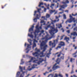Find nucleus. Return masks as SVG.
Returning a JSON list of instances; mask_svg holds the SVG:
<instances>
[{
    "instance_id": "f257e3e1",
    "label": "nucleus",
    "mask_w": 77,
    "mask_h": 77,
    "mask_svg": "<svg viewBox=\"0 0 77 77\" xmlns=\"http://www.w3.org/2000/svg\"><path fill=\"white\" fill-rule=\"evenodd\" d=\"M51 23H50L49 25L47 26V27L49 28V27H50L51 30H49V33H50L51 35L52 36L48 38V35L47 34V35H46L45 37L43 38H42V39H46L45 40V41L46 42H47V41L48 40V39H50L52 38H54L55 37V36L54 35L55 33H57V32H58V29H57V27L56 28V29H55L54 27H53L52 26H51Z\"/></svg>"
},
{
    "instance_id": "f03ea898",
    "label": "nucleus",
    "mask_w": 77,
    "mask_h": 77,
    "mask_svg": "<svg viewBox=\"0 0 77 77\" xmlns=\"http://www.w3.org/2000/svg\"><path fill=\"white\" fill-rule=\"evenodd\" d=\"M40 48L41 50H43L42 51L40 52L39 54L40 57H45L46 54L44 53L45 51L46 50H47V48L48 47V45H46V42L44 41H42L40 45Z\"/></svg>"
},
{
    "instance_id": "7ed1b4c3",
    "label": "nucleus",
    "mask_w": 77,
    "mask_h": 77,
    "mask_svg": "<svg viewBox=\"0 0 77 77\" xmlns=\"http://www.w3.org/2000/svg\"><path fill=\"white\" fill-rule=\"evenodd\" d=\"M69 17L70 19H68L66 22V23H71L73 21L74 23H75V21H76V20H75V18H73L72 16H71V15L70 14H69Z\"/></svg>"
},
{
    "instance_id": "20e7f679",
    "label": "nucleus",
    "mask_w": 77,
    "mask_h": 77,
    "mask_svg": "<svg viewBox=\"0 0 77 77\" xmlns=\"http://www.w3.org/2000/svg\"><path fill=\"white\" fill-rule=\"evenodd\" d=\"M58 42V40H54V43H51L52 42L51 41L49 42V45L50 46L52 45V48H54L56 47V44Z\"/></svg>"
},
{
    "instance_id": "39448f33",
    "label": "nucleus",
    "mask_w": 77,
    "mask_h": 77,
    "mask_svg": "<svg viewBox=\"0 0 77 77\" xmlns=\"http://www.w3.org/2000/svg\"><path fill=\"white\" fill-rule=\"evenodd\" d=\"M59 45H60V46H58L56 48V50H58L59 48H60L62 47H64L65 45V42H60L59 44Z\"/></svg>"
},
{
    "instance_id": "423d86ee",
    "label": "nucleus",
    "mask_w": 77,
    "mask_h": 77,
    "mask_svg": "<svg viewBox=\"0 0 77 77\" xmlns=\"http://www.w3.org/2000/svg\"><path fill=\"white\" fill-rule=\"evenodd\" d=\"M37 59H38L34 60L33 61V62H34V63H37L38 65H40V63H42V60L41 61H39L40 60H41V59L40 58H38L37 57Z\"/></svg>"
},
{
    "instance_id": "0eeeda50",
    "label": "nucleus",
    "mask_w": 77,
    "mask_h": 77,
    "mask_svg": "<svg viewBox=\"0 0 77 77\" xmlns=\"http://www.w3.org/2000/svg\"><path fill=\"white\" fill-rule=\"evenodd\" d=\"M57 63H56L54 64L52 67V69L53 71H55L56 69H57V68H60V67L59 66H57Z\"/></svg>"
},
{
    "instance_id": "6e6552de",
    "label": "nucleus",
    "mask_w": 77,
    "mask_h": 77,
    "mask_svg": "<svg viewBox=\"0 0 77 77\" xmlns=\"http://www.w3.org/2000/svg\"><path fill=\"white\" fill-rule=\"evenodd\" d=\"M50 17V15L49 14H47L46 15V18H45V16H42V18H43L44 20H46L47 21V18H49Z\"/></svg>"
},
{
    "instance_id": "1a4fd4ad",
    "label": "nucleus",
    "mask_w": 77,
    "mask_h": 77,
    "mask_svg": "<svg viewBox=\"0 0 77 77\" xmlns=\"http://www.w3.org/2000/svg\"><path fill=\"white\" fill-rule=\"evenodd\" d=\"M36 29L35 30H36L37 32V33H38L39 32H40V31L39 30V25H37L35 27Z\"/></svg>"
},
{
    "instance_id": "9d476101",
    "label": "nucleus",
    "mask_w": 77,
    "mask_h": 77,
    "mask_svg": "<svg viewBox=\"0 0 77 77\" xmlns=\"http://www.w3.org/2000/svg\"><path fill=\"white\" fill-rule=\"evenodd\" d=\"M39 54L38 52H35V53H32V55L35 57H38V56L39 55Z\"/></svg>"
},
{
    "instance_id": "9b49d317",
    "label": "nucleus",
    "mask_w": 77,
    "mask_h": 77,
    "mask_svg": "<svg viewBox=\"0 0 77 77\" xmlns=\"http://www.w3.org/2000/svg\"><path fill=\"white\" fill-rule=\"evenodd\" d=\"M19 68L21 72H22L23 73L22 75L23 74V75H24V73H25V72H23V67H21V66H20Z\"/></svg>"
},
{
    "instance_id": "f8f14e48",
    "label": "nucleus",
    "mask_w": 77,
    "mask_h": 77,
    "mask_svg": "<svg viewBox=\"0 0 77 77\" xmlns=\"http://www.w3.org/2000/svg\"><path fill=\"white\" fill-rule=\"evenodd\" d=\"M56 26L57 27H58V28L59 29H60V28L62 27V24H56Z\"/></svg>"
},
{
    "instance_id": "ddd939ff",
    "label": "nucleus",
    "mask_w": 77,
    "mask_h": 77,
    "mask_svg": "<svg viewBox=\"0 0 77 77\" xmlns=\"http://www.w3.org/2000/svg\"><path fill=\"white\" fill-rule=\"evenodd\" d=\"M59 21V19H58L57 20H52V22L51 23V24H53V25H54V23H56V22L57 21V22H58V21Z\"/></svg>"
},
{
    "instance_id": "4468645a",
    "label": "nucleus",
    "mask_w": 77,
    "mask_h": 77,
    "mask_svg": "<svg viewBox=\"0 0 77 77\" xmlns=\"http://www.w3.org/2000/svg\"><path fill=\"white\" fill-rule=\"evenodd\" d=\"M64 40H66V42H67L68 44H69V42L68 41H69V38L66 37L64 38Z\"/></svg>"
},
{
    "instance_id": "2eb2a0df",
    "label": "nucleus",
    "mask_w": 77,
    "mask_h": 77,
    "mask_svg": "<svg viewBox=\"0 0 77 77\" xmlns=\"http://www.w3.org/2000/svg\"><path fill=\"white\" fill-rule=\"evenodd\" d=\"M71 35H73V36H77V33L76 32H73L72 33H71Z\"/></svg>"
},
{
    "instance_id": "dca6fc26",
    "label": "nucleus",
    "mask_w": 77,
    "mask_h": 77,
    "mask_svg": "<svg viewBox=\"0 0 77 77\" xmlns=\"http://www.w3.org/2000/svg\"><path fill=\"white\" fill-rule=\"evenodd\" d=\"M77 50L73 54H72V56H73V57H77V55L76 54H77Z\"/></svg>"
},
{
    "instance_id": "f3484780",
    "label": "nucleus",
    "mask_w": 77,
    "mask_h": 77,
    "mask_svg": "<svg viewBox=\"0 0 77 77\" xmlns=\"http://www.w3.org/2000/svg\"><path fill=\"white\" fill-rule=\"evenodd\" d=\"M66 7H67V5H63L60 6V7L61 8H62L63 9H64L65 8H66Z\"/></svg>"
},
{
    "instance_id": "a211bd4d",
    "label": "nucleus",
    "mask_w": 77,
    "mask_h": 77,
    "mask_svg": "<svg viewBox=\"0 0 77 77\" xmlns=\"http://www.w3.org/2000/svg\"><path fill=\"white\" fill-rule=\"evenodd\" d=\"M29 42L30 43V45H29V44H27V48H31V47L30 46V45H32V42Z\"/></svg>"
},
{
    "instance_id": "6ab92c4d",
    "label": "nucleus",
    "mask_w": 77,
    "mask_h": 77,
    "mask_svg": "<svg viewBox=\"0 0 77 77\" xmlns=\"http://www.w3.org/2000/svg\"><path fill=\"white\" fill-rule=\"evenodd\" d=\"M33 28H34V26H32L29 29V32H30V31H33Z\"/></svg>"
},
{
    "instance_id": "aec40b11",
    "label": "nucleus",
    "mask_w": 77,
    "mask_h": 77,
    "mask_svg": "<svg viewBox=\"0 0 77 77\" xmlns=\"http://www.w3.org/2000/svg\"><path fill=\"white\" fill-rule=\"evenodd\" d=\"M36 33H38V32L36 31V30H35V32H34V34L35 35V38H36V36H37V35L36 34Z\"/></svg>"
},
{
    "instance_id": "412c9836",
    "label": "nucleus",
    "mask_w": 77,
    "mask_h": 77,
    "mask_svg": "<svg viewBox=\"0 0 77 77\" xmlns=\"http://www.w3.org/2000/svg\"><path fill=\"white\" fill-rule=\"evenodd\" d=\"M59 60V58H58L57 60L56 61V62H57V64H59V63H60V60Z\"/></svg>"
},
{
    "instance_id": "4be33fe9",
    "label": "nucleus",
    "mask_w": 77,
    "mask_h": 77,
    "mask_svg": "<svg viewBox=\"0 0 77 77\" xmlns=\"http://www.w3.org/2000/svg\"><path fill=\"white\" fill-rule=\"evenodd\" d=\"M32 66H32V69H34V68H36L35 66H37V65L36 64H34L32 65Z\"/></svg>"
},
{
    "instance_id": "5701e85b",
    "label": "nucleus",
    "mask_w": 77,
    "mask_h": 77,
    "mask_svg": "<svg viewBox=\"0 0 77 77\" xmlns=\"http://www.w3.org/2000/svg\"><path fill=\"white\" fill-rule=\"evenodd\" d=\"M54 6V4H51L50 7L52 9H53V7Z\"/></svg>"
},
{
    "instance_id": "b1692460",
    "label": "nucleus",
    "mask_w": 77,
    "mask_h": 77,
    "mask_svg": "<svg viewBox=\"0 0 77 77\" xmlns=\"http://www.w3.org/2000/svg\"><path fill=\"white\" fill-rule=\"evenodd\" d=\"M55 11H56V10H50V14H52V13H53V12H55Z\"/></svg>"
},
{
    "instance_id": "393cba45",
    "label": "nucleus",
    "mask_w": 77,
    "mask_h": 77,
    "mask_svg": "<svg viewBox=\"0 0 77 77\" xmlns=\"http://www.w3.org/2000/svg\"><path fill=\"white\" fill-rule=\"evenodd\" d=\"M20 74V72H17V75H16V77H19V75Z\"/></svg>"
},
{
    "instance_id": "a878e982",
    "label": "nucleus",
    "mask_w": 77,
    "mask_h": 77,
    "mask_svg": "<svg viewBox=\"0 0 77 77\" xmlns=\"http://www.w3.org/2000/svg\"><path fill=\"white\" fill-rule=\"evenodd\" d=\"M28 36L31 38H33V35L32 34L30 35V34H28Z\"/></svg>"
},
{
    "instance_id": "bb28decb",
    "label": "nucleus",
    "mask_w": 77,
    "mask_h": 77,
    "mask_svg": "<svg viewBox=\"0 0 77 77\" xmlns=\"http://www.w3.org/2000/svg\"><path fill=\"white\" fill-rule=\"evenodd\" d=\"M40 11H41V8H37V12L39 14L41 13Z\"/></svg>"
},
{
    "instance_id": "cd10ccee",
    "label": "nucleus",
    "mask_w": 77,
    "mask_h": 77,
    "mask_svg": "<svg viewBox=\"0 0 77 77\" xmlns=\"http://www.w3.org/2000/svg\"><path fill=\"white\" fill-rule=\"evenodd\" d=\"M41 17V14H40V16H39L38 14H36V17L37 19H39V18Z\"/></svg>"
},
{
    "instance_id": "c85d7f7f",
    "label": "nucleus",
    "mask_w": 77,
    "mask_h": 77,
    "mask_svg": "<svg viewBox=\"0 0 77 77\" xmlns=\"http://www.w3.org/2000/svg\"><path fill=\"white\" fill-rule=\"evenodd\" d=\"M63 3L64 4H66V3H69V1L68 0H66L65 2H63Z\"/></svg>"
},
{
    "instance_id": "c756f323",
    "label": "nucleus",
    "mask_w": 77,
    "mask_h": 77,
    "mask_svg": "<svg viewBox=\"0 0 77 77\" xmlns=\"http://www.w3.org/2000/svg\"><path fill=\"white\" fill-rule=\"evenodd\" d=\"M51 54V53H49L47 54L46 56L48 57V58H49V56H50V55Z\"/></svg>"
},
{
    "instance_id": "7c9ffc66",
    "label": "nucleus",
    "mask_w": 77,
    "mask_h": 77,
    "mask_svg": "<svg viewBox=\"0 0 77 77\" xmlns=\"http://www.w3.org/2000/svg\"><path fill=\"white\" fill-rule=\"evenodd\" d=\"M21 63H20V65H23L24 63V62L23 61V59H22L21 60Z\"/></svg>"
},
{
    "instance_id": "2f4dec72",
    "label": "nucleus",
    "mask_w": 77,
    "mask_h": 77,
    "mask_svg": "<svg viewBox=\"0 0 77 77\" xmlns=\"http://www.w3.org/2000/svg\"><path fill=\"white\" fill-rule=\"evenodd\" d=\"M75 60V59L74 58L72 59V58H71L70 61V62H72V60Z\"/></svg>"
},
{
    "instance_id": "473e14b6",
    "label": "nucleus",
    "mask_w": 77,
    "mask_h": 77,
    "mask_svg": "<svg viewBox=\"0 0 77 77\" xmlns=\"http://www.w3.org/2000/svg\"><path fill=\"white\" fill-rule=\"evenodd\" d=\"M41 5H43V2H40L38 5L39 7H41Z\"/></svg>"
},
{
    "instance_id": "72a5a7b5",
    "label": "nucleus",
    "mask_w": 77,
    "mask_h": 77,
    "mask_svg": "<svg viewBox=\"0 0 77 77\" xmlns=\"http://www.w3.org/2000/svg\"><path fill=\"white\" fill-rule=\"evenodd\" d=\"M36 43H35V42H34L33 45V48L34 47H36Z\"/></svg>"
},
{
    "instance_id": "f704fd0d",
    "label": "nucleus",
    "mask_w": 77,
    "mask_h": 77,
    "mask_svg": "<svg viewBox=\"0 0 77 77\" xmlns=\"http://www.w3.org/2000/svg\"><path fill=\"white\" fill-rule=\"evenodd\" d=\"M34 23H36L37 22V18H35L34 19Z\"/></svg>"
},
{
    "instance_id": "c9c22d12",
    "label": "nucleus",
    "mask_w": 77,
    "mask_h": 77,
    "mask_svg": "<svg viewBox=\"0 0 77 77\" xmlns=\"http://www.w3.org/2000/svg\"><path fill=\"white\" fill-rule=\"evenodd\" d=\"M75 26H76V23H75L73 24L72 27V29L73 27H75Z\"/></svg>"
},
{
    "instance_id": "e433bc0d",
    "label": "nucleus",
    "mask_w": 77,
    "mask_h": 77,
    "mask_svg": "<svg viewBox=\"0 0 77 77\" xmlns=\"http://www.w3.org/2000/svg\"><path fill=\"white\" fill-rule=\"evenodd\" d=\"M63 17L64 19H66V15L65 14H63Z\"/></svg>"
},
{
    "instance_id": "4c0bfd02",
    "label": "nucleus",
    "mask_w": 77,
    "mask_h": 77,
    "mask_svg": "<svg viewBox=\"0 0 77 77\" xmlns=\"http://www.w3.org/2000/svg\"><path fill=\"white\" fill-rule=\"evenodd\" d=\"M64 56H62L61 57L60 59H62V60H64Z\"/></svg>"
},
{
    "instance_id": "58836bf2",
    "label": "nucleus",
    "mask_w": 77,
    "mask_h": 77,
    "mask_svg": "<svg viewBox=\"0 0 77 77\" xmlns=\"http://www.w3.org/2000/svg\"><path fill=\"white\" fill-rule=\"evenodd\" d=\"M35 50H37V51L36 52H38H38H40V50H39V49H37V48H36L35 49Z\"/></svg>"
},
{
    "instance_id": "ea45409f",
    "label": "nucleus",
    "mask_w": 77,
    "mask_h": 77,
    "mask_svg": "<svg viewBox=\"0 0 77 77\" xmlns=\"http://www.w3.org/2000/svg\"><path fill=\"white\" fill-rule=\"evenodd\" d=\"M7 5H8L7 4H5V5L4 6H2V9H3V8H5V6H7Z\"/></svg>"
},
{
    "instance_id": "a19ab883",
    "label": "nucleus",
    "mask_w": 77,
    "mask_h": 77,
    "mask_svg": "<svg viewBox=\"0 0 77 77\" xmlns=\"http://www.w3.org/2000/svg\"><path fill=\"white\" fill-rule=\"evenodd\" d=\"M55 17H56V19H58V18H60V16L59 15L58 17L56 16H55Z\"/></svg>"
},
{
    "instance_id": "79ce46f5",
    "label": "nucleus",
    "mask_w": 77,
    "mask_h": 77,
    "mask_svg": "<svg viewBox=\"0 0 77 77\" xmlns=\"http://www.w3.org/2000/svg\"><path fill=\"white\" fill-rule=\"evenodd\" d=\"M66 32L68 33V34H69L70 33V30H69L66 31Z\"/></svg>"
},
{
    "instance_id": "37998d69",
    "label": "nucleus",
    "mask_w": 77,
    "mask_h": 77,
    "mask_svg": "<svg viewBox=\"0 0 77 77\" xmlns=\"http://www.w3.org/2000/svg\"><path fill=\"white\" fill-rule=\"evenodd\" d=\"M74 72V70H73V69H72V70L70 72V74H73Z\"/></svg>"
},
{
    "instance_id": "c03bdc74",
    "label": "nucleus",
    "mask_w": 77,
    "mask_h": 77,
    "mask_svg": "<svg viewBox=\"0 0 77 77\" xmlns=\"http://www.w3.org/2000/svg\"><path fill=\"white\" fill-rule=\"evenodd\" d=\"M73 30H74V31H75V30H76V31H77V26L75 28H74L73 29Z\"/></svg>"
},
{
    "instance_id": "a18cd8bd",
    "label": "nucleus",
    "mask_w": 77,
    "mask_h": 77,
    "mask_svg": "<svg viewBox=\"0 0 77 77\" xmlns=\"http://www.w3.org/2000/svg\"><path fill=\"white\" fill-rule=\"evenodd\" d=\"M58 76H59V77H63V75H62V74H58Z\"/></svg>"
},
{
    "instance_id": "49530a36",
    "label": "nucleus",
    "mask_w": 77,
    "mask_h": 77,
    "mask_svg": "<svg viewBox=\"0 0 77 77\" xmlns=\"http://www.w3.org/2000/svg\"><path fill=\"white\" fill-rule=\"evenodd\" d=\"M33 59H36V58L34 57H32L31 58V60H33Z\"/></svg>"
},
{
    "instance_id": "de8ad7c7",
    "label": "nucleus",
    "mask_w": 77,
    "mask_h": 77,
    "mask_svg": "<svg viewBox=\"0 0 77 77\" xmlns=\"http://www.w3.org/2000/svg\"><path fill=\"white\" fill-rule=\"evenodd\" d=\"M53 2H54H54H55V3H57V0H53Z\"/></svg>"
},
{
    "instance_id": "09e8293b",
    "label": "nucleus",
    "mask_w": 77,
    "mask_h": 77,
    "mask_svg": "<svg viewBox=\"0 0 77 77\" xmlns=\"http://www.w3.org/2000/svg\"><path fill=\"white\" fill-rule=\"evenodd\" d=\"M40 32L42 34V33H44V30H42Z\"/></svg>"
},
{
    "instance_id": "8fccbe9b",
    "label": "nucleus",
    "mask_w": 77,
    "mask_h": 77,
    "mask_svg": "<svg viewBox=\"0 0 77 77\" xmlns=\"http://www.w3.org/2000/svg\"><path fill=\"white\" fill-rule=\"evenodd\" d=\"M72 15L73 16H74V17H75V16H77V13L75 14H72Z\"/></svg>"
},
{
    "instance_id": "3c124183",
    "label": "nucleus",
    "mask_w": 77,
    "mask_h": 77,
    "mask_svg": "<svg viewBox=\"0 0 77 77\" xmlns=\"http://www.w3.org/2000/svg\"><path fill=\"white\" fill-rule=\"evenodd\" d=\"M41 23H45V22H44V20H42L40 22Z\"/></svg>"
},
{
    "instance_id": "603ef678",
    "label": "nucleus",
    "mask_w": 77,
    "mask_h": 77,
    "mask_svg": "<svg viewBox=\"0 0 77 77\" xmlns=\"http://www.w3.org/2000/svg\"><path fill=\"white\" fill-rule=\"evenodd\" d=\"M36 12H37V11H35L34 12V16H35V15H36Z\"/></svg>"
},
{
    "instance_id": "864d4df0",
    "label": "nucleus",
    "mask_w": 77,
    "mask_h": 77,
    "mask_svg": "<svg viewBox=\"0 0 77 77\" xmlns=\"http://www.w3.org/2000/svg\"><path fill=\"white\" fill-rule=\"evenodd\" d=\"M58 77V75H57V74H55V76H54V77Z\"/></svg>"
},
{
    "instance_id": "5fc2aeb1",
    "label": "nucleus",
    "mask_w": 77,
    "mask_h": 77,
    "mask_svg": "<svg viewBox=\"0 0 77 77\" xmlns=\"http://www.w3.org/2000/svg\"><path fill=\"white\" fill-rule=\"evenodd\" d=\"M20 77H24V75H23V74H21L20 76Z\"/></svg>"
},
{
    "instance_id": "6e6d98bb",
    "label": "nucleus",
    "mask_w": 77,
    "mask_h": 77,
    "mask_svg": "<svg viewBox=\"0 0 77 77\" xmlns=\"http://www.w3.org/2000/svg\"><path fill=\"white\" fill-rule=\"evenodd\" d=\"M71 2H72V5H73V3H74V0H71Z\"/></svg>"
},
{
    "instance_id": "4d7b16f0",
    "label": "nucleus",
    "mask_w": 77,
    "mask_h": 77,
    "mask_svg": "<svg viewBox=\"0 0 77 77\" xmlns=\"http://www.w3.org/2000/svg\"><path fill=\"white\" fill-rule=\"evenodd\" d=\"M63 36H62L61 37V38L60 39V40H62L63 39Z\"/></svg>"
},
{
    "instance_id": "13d9d810",
    "label": "nucleus",
    "mask_w": 77,
    "mask_h": 77,
    "mask_svg": "<svg viewBox=\"0 0 77 77\" xmlns=\"http://www.w3.org/2000/svg\"><path fill=\"white\" fill-rule=\"evenodd\" d=\"M57 8H59V3H57Z\"/></svg>"
},
{
    "instance_id": "bf43d9fd",
    "label": "nucleus",
    "mask_w": 77,
    "mask_h": 77,
    "mask_svg": "<svg viewBox=\"0 0 77 77\" xmlns=\"http://www.w3.org/2000/svg\"><path fill=\"white\" fill-rule=\"evenodd\" d=\"M52 50V49H51V48H50V49L49 51V53H50V52H51V51Z\"/></svg>"
},
{
    "instance_id": "052dcab7",
    "label": "nucleus",
    "mask_w": 77,
    "mask_h": 77,
    "mask_svg": "<svg viewBox=\"0 0 77 77\" xmlns=\"http://www.w3.org/2000/svg\"><path fill=\"white\" fill-rule=\"evenodd\" d=\"M69 12V11L68 10H65V12H67V13H68Z\"/></svg>"
},
{
    "instance_id": "680f3d73",
    "label": "nucleus",
    "mask_w": 77,
    "mask_h": 77,
    "mask_svg": "<svg viewBox=\"0 0 77 77\" xmlns=\"http://www.w3.org/2000/svg\"><path fill=\"white\" fill-rule=\"evenodd\" d=\"M60 54H59L57 56V57H60Z\"/></svg>"
},
{
    "instance_id": "e2e57ef3",
    "label": "nucleus",
    "mask_w": 77,
    "mask_h": 77,
    "mask_svg": "<svg viewBox=\"0 0 77 77\" xmlns=\"http://www.w3.org/2000/svg\"><path fill=\"white\" fill-rule=\"evenodd\" d=\"M38 42V41H36L35 39H34V42Z\"/></svg>"
},
{
    "instance_id": "0e129e2a",
    "label": "nucleus",
    "mask_w": 77,
    "mask_h": 77,
    "mask_svg": "<svg viewBox=\"0 0 77 77\" xmlns=\"http://www.w3.org/2000/svg\"><path fill=\"white\" fill-rule=\"evenodd\" d=\"M46 73H47V72H46L45 73H44L43 74H44V75H46Z\"/></svg>"
},
{
    "instance_id": "69168bd1",
    "label": "nucleus",
    "mask_w": 77,
    "mask_h": 77,
    "mask_svg": "<svg viewBox=\"0 0 77 77\" xmlns=\"http://www.w3.org/2000/svg\"><path fill=\"white\" fill-rule=\"evenodd\" d=\"M66 77H68V75L67 74H66Z\"/></svg>"
},
{
    "instance_id": "338daca9",
    "label": "nucleus",
    "mask_w": 77,
    "mask_h": 77,
    "mask_svg": "<svg viewBox=\"0 0 77 77\" xmlns=\"http://www.w3.org/2000/svg\"><path fill=\"white\" fill-rule=\"evenodd\" d=\"M30 75V74H28V75H27V76H26L25 77H29V76Z\"/></svg>"
},
{
    "instance_id": "774afa93",
    "label": "nucleus",
    "mask_w": 77,
    "mask_h": 77,
    "mask_svg": "<svg viewBox=\"0 0 77 77\" xmlns=\"http://www.w3.org/2000/svg\"><path fill=\"white\" fill-rule=\"evenodd\" d=\"M73 77H77V76L75 75H73Z\"/></svg>"
}]
</instances>
